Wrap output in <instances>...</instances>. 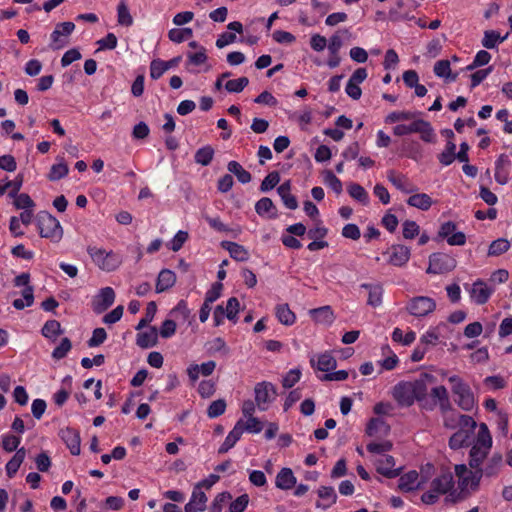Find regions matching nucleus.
Instances as JSON below:
<instances>
[{
	"label": "nucleus",
	"instance_id": "28",
	"mask_svg": "<svg viewBox=\"0 0 512 512\" xmlns=\"http://www.w3.org/2000/svg\"><path fill=\"white\" fill-rule=\"evenodd\" d=\"M158 330L150 327L148 330L137 334L136 343L141 348H150L157 344Z\"/></svg>",
	"mask_w": 512,
	"mask_h": 512
},
{
	"label": "nucleus",
	"instance_id": "61",
	"mask_svg": "<svg viewBox=\"0 0 512 512\" xmlns=\"http://www.w3.org/2000/svg\"><path fill=\"white\" fill-rule=\"evenodd\" d=\"M232 499L229 492L219 493L213 500L210 506V512H222V509L226 503Z\"/></svg>",
	"mask_w": 512,
	"mask_h": 512
},
{
	"label": "nucleus",
	"instance_id": "46",
	"mask_svg": "<svg viewBox=\"0 0 512 512\" xmlns=\"http://www.w3.org/2000/svg\"><path fill=\"white\" fill-rule=\"evenodd\" d=\"M228 171L234 174L238 181L242 184L249 183L251 181V174L246 171L238 162L230 161L228 163Z\"/></svg>",
	"mask_w": 512,
	"mask_h": 512
},
{
	"label": "nucleus",
	"instance_id": "17",
	"mask_svg": "<svg viewBox=\"0 0 512 512\" xmlns=\"http://www.w3.org/2000/svg\"><path fill=\"white\" fill-rule=\"evenodd\" d=\"M310 365L316 371L330 373L337 367V360L328 351L310 357Z\"/></svg>",
	"mask_w": 512,
	"mask_h": 512
},
{
	"label": "nucleus",
	"instance_id": "57",
	"mask_svg": "<svg viewBox=\"0 0 512 512\" xmlns=\"http://www.w3.org/2000/svg\"><path fill=\"white\" fill-rule=\"evenodd\" d=\"M509 247H510L509 241L506 239L500 238V239L493 241L490 244L488 254L490 256H498L500 254L505 253L509 249Z\"/></svg>",
	"mask_w": 512,
	"mask_h": 512
},
{
	"label": "nucleus",
	"instance_id": "49",
	"mask_svg": "<svg viewBox=\"0 0 512 512\" xmlns=\"http://www.w3.org/2000/svg\"><path fill=\"white\" fill-rule=\"evenodd\" d=\"M193 31L191 28H173L168 32V38L174 43H182L191 38Z\"/></svg>",
	"mask_w": 512,
	"mask_h": 512
},
{
	"label": "nucleus",
	"instance_id": "11",
	"mask_svg": "<svg viewBox=\"0 0 512 512\" xmlns=\"http://www.w3.org/2000/svg\"><path fill=\"white\" fill-rule=\"evenodd\" d=\"M75 29V24L70 21L62 22L56 25L54 31L51 33L50 47L53 50L62 49L68 43V37Z\"/></svg>",
	"mask_w": 512,
	"mask_h": 512
},
{
	"label": "nucleus",
	"instance_id": "1",
	"mask_svg": "<svg viewBox=\"0 0 512 512\" xmlns=\"http://www.w3.org/2000/svg\"><path fill=\"white\" fill-rule=\"evenodd\" d=\"M429 379H432V376L425 373L414 381H401L393 387L392 396L402 407H410L417 401L422 408L432 410L435 404L427 399Z\"/></svg>",
	"mask_w": 512,
	"mask_h": 512
},
{
	"label": "nucleus",
	"instance_id": "60",
	"mask_svg": "<svg viewBox=\"0 0 512 512\" xmlns=\"http://www.w3.org/2000/svg\"><path fill=\"white\" fill-rule=\"evenodd\" d=\"M168 71L167 65L164 63V60L154 59L150 63V77L154 80L159 79L162 75Z\"/></svg>",
	"mask_w": 512,
	"mask_h": 512
},
{
	"label": "nucleus",
	"instance_id": "9",
	"mask_svg": "<svg viewBox=\"0 0 512 512\" xmlns=\"http://www.w3.org/2000/svg\"><path fill=\"white\" fill-rule=\"evenodd\" d=\"M436 309L434 299L427 296H417L410 299L406 305V310L414 317H425Z\"/></svg>",
	"mask_w": 512,
	"mask_h": 512
},
{
	"label": "nucleus",
	"instance_id": "62",
	"mask_svg": "<svg viewBox=\"0 0 512 512\" xmlns=\"http://www.w3.org/2000/svg\"><path fill=\"white\" fill-rule=\"evenodd\" d=\"M226 410V402L223 399H218L213 401L208 409H207V415L209 418H216L222 414H224Z\"/></svg>",
	"mask_w": 512,
	"mask_h": 512
},
{
	"label": "nucleus",
	"instance_id": "43",
	"mask_svg": "<svg viewBox=\"0 0 512 512\" xmlns=\"http://www.w3.org/2000/svg\"><path fill=\"white\" fill-rule=\"evenodd\" d=\"M471 434L465 429H459L449 439V447L453 450L460 449L468 444Z\"/></svg>",
	"mask_w": 512,
	"mask_h": 512
},
{
	"label": "nucleus",
	"instance_id": "47",
	"mask_svg": "<svg viewBox=\"0 0 512 512\" xmlns=\"http://www.w3.org/2000/svg\"><path fill=\"white\" fill-rule=\"evenodd\" d=\"M236 423H241L242 425V433H244L245 431L246 432H249V433H254V434H257V433H260L263 429V424L262 422L251 416V417H247V420L244 421L242 419L238 420Z\"/></svg>",
	"mask_w": 512,
	"mask_h": 512
},
{
	"label": "nucleus",
	"instance_id": "37",
	"mask_svg": "<svg viewBox=\"0 0 512 512\" xmlns=\"http://www.w3.org/2000/svg\"><path fill=\"white\" fill-rule=\"evenodd\" d=\"M507 37L508 33L504 36H501L500 33L496 30H486L482 39V45L486 49H495L500 43L504 42Z\"/></svg>",
	"mask_w": 512,
	"mask_h": 512
},
{
	"label": "nucleus",
	"instance_id": "20",
	"mask_svg": "<svg viewBox=\"0 0 512 512\" xmlns=\"http://www.w3.org/2000/svg\"><path fill=\"white\" fill-rule=\"evenodd\" d=\"M373 463L376 466L377 472L387 478H394L399 474V469L395 468V460L390 455L374 457Z\"/></svg>",
	"mask_w": 512,
	"mask_h": 512
},
{
	"label": "nucleus",
	"instance_id": "40",
	"mask_svg": "<svg viewBox=\"0 0 512 512\" xmlns=\"http://www.w3.org/2000/svg\"><path fill=\"white\" fill-rule=\"evenodd\" d=\"M431 396L437 401L443 411H448L450 408L448 390L445 386L440 385L431 389Z\"/></svg>",
	"mask_w": 512,
	"mask_h": 512
},
{
	"label": "nucleus",
	"instance_id": "53",
	"mask_svg": "<svg viewBox=\"0 0 512 512\" xmlns=\"http://www.w3.org/2000/svg\"><path fill=\"white\" fill-rule=\"evenodd\" d=\"M392 449V443L390 441L371 442L367 445V450L374 454L375 457L380 455H386V452Z\"/></svg>",
	"mask_w": 512,
	"mask_h": 512
},
{
	"label": "nucleus",
	"instance_id": "2",
	"mask_svg": "<svg viewBox=\"0 0 512 512\" xmlns=\"http://www.w3.org/2000/svg\"><path fill=\"white\" fill-rule=\"evenodd\" d=\"M493 439L485 423L478 425V432L469 451V466L471 469L482 466L490 453Z\"/></svg>",
	"mask_w": 512,
	"mask_h": 512
},
{
	"label": "nucleus",
	"instance_id": "58",
	"mask_svg": "<svg viewBox=\"0 0 512 512\" xmlns=\"http://www.w3.org/2000/svg\"><path fill=\"white\" fill-rule=\"evenodd\" d=\"M207 59L208 57L206 54V49L204 47H199V50L195 53H187V65L191 64L194 66H199L204 64L207 61Z\"/></svg>",
	"mask_w": 512,
	"mask_h": 512
},
{
	"label": "nucleus",
	"instance_id": "41",
	"mask_svg": "<svg viewBox=\"0 0 512 512\" xmlns=\"http://www.w3.org/2000/svg\"><path fill=\"white\" fill-rule=\"evenodd\" d=\"M63 331L57 320H48L42 327V335L52 342H55Z\"/></svg>",
	"mask_w": 512,
	"mask_h": 512
},
{
	"label": "nucleus",
	"instance_id": "35",
	"mask_svg": "<svg viewBox=\"0 0 512 512\" xmlns=\"http://www.w3.org/2000/svg\"><path fill=\"white\" fill-rule=\"evenodd\" d=\"M277 192L288 209L295 210L298 207L297 199L291 194V185L289 181L281 184L278 187Z\"/></svg>",
	"mask_w": 512,
	"mask_h": 512
},
{
	"label": "nucleus",
	"instance_id": "34",
	"mask_svg": "<svg viewBox=\"0 0 512 512\" xmlns=\"http://www.w3.org/2000/svg\"><path fill=\"white\" fill-rule=\"evenodd\" d=\"M26 457V450L25 448H19L14 456L7 462L5 469L6 474L9 478H12L20 468L21 464L23 463L24 459Z\"/></svg>",
	"mask_w": 512,
	"mask_h": 512
},
{
	"label": "nucleus",
	"instance_id": "32",
	"mask_svg": "<svg viewBox=\"0 0 512 512\" xmlns=\"http://www.w3.org/2000/svg\"><path fill=\"white\" fill-rule=\"evenodd\" d=\"M222 246L229 252L230 256L236 261L244 262L247 261L249 258V252L245 249L244 246L238 243L225 241L222 242Z\"/></svg>",
	"mask_w": 512,
	"mask_h": 512
},
{
	"label": "nucleus",
	"instance_id": "44",
	"mask_svg": "<svg viewBox=\"0 0 512 512\" xmlns=\"http://www.w3.org/2000/svg\"><path fill=\"white\" fill-rule=\"evenodd\" d=\"M117 22L125 27H130L133 24V17L125 0H121L117 6Z\"/></svg>",
	"mask_w": 512,
	"mask_h": 512
},
{
	"label": "nucleus",
	"instance_id": "39",
	"mask_svg": "<svg viewBox=\"0 0 512 512\" xmlns=\"http://www.w3.org/2000/svg\"><path fill=\"white\" fill-rule=\"evenodd\" d=\"M318 496L322 500V503H317V507L327 508L336 502L337 495L333 487L321 486L318 489Z\"/></svg>",
	"mask_w": 512,
	"mask_h": 512
},
{
	"label": "nucleus",
	"instance_id": "19",
	"mask_svg": "<svg viewBox=\"0 0 512 512\" xmlns=\"http://www.w3.org/2000/svg\"><path fill=\"white\" fill-rule=\"evenodd\" d=\"M343 46V39L338 33L333 34L328 40V53L327 66L330 69L338 67L341 63L340 50Z\"/></svg>",
	"mask_w": 512,
	"mask_h": 512
},
{
	"label": "nucleus",
	"instance_id": "36",
	"mask_svg": "<svg viewBox=\"0 0 512 512\" xmlns=\"http://www.w3.org/2000/svg\"><path fill=\"white\" fill-rule=\"evenodd\" d=\"M313 320L321 324H331L334 320V314L330 306H323L310 310Z\"/></svg>",
	"mask_w": 512,
	"mask_h": 512
},
{
	"label": "nucleus",
	"instance_id": "15",
	"mask_svg": "<svg viewBox=\"0 0 512 512\" xmlns=\"http://www.w3.org/2000/svg\"><path fill=\"white\" fill-rule=\"evenodd\" d=\"M465 288L471 300L478 305L485 304L493 293V288L482 280L475 281L471 286L466 285Z\"/></svg>",
	"mask_w": 512,
	"mask_h": 512
},
{
	"label": "nucleus",
	"instance_id": "23",
	"mask_svg": "<svg viewBox=\"0 0 512 512\" xmlns=\"http://www.w3.org/2000/svg\"><path fill=\"white\" fill-rule=\"evenodd\" d=\"M388 180L401 192L406 194L414 193L418 188L404 175L390 171L387 175Z\"/></svg>",
	"mask_w": 512,
	"mask_h": 512
},
{
	"label": "nucleus",
	"instance_id": "12",
	"mask_svg": "<svg viewBox=\"0 0 512 512\" xmlns=\"http://www.w3.org/2000/svg\"><path fill=\"white\" fill-rule=\"evenodd\" d=\"M501 463H502L501 454H498V453L493 454L492 457L488 460L485 468H482V466H480L479 468L473 469L474 472H473V474H471L472 484L474 486H479L481 478L483 476H486V477L495 476L500 469Z\"/></svg>",
	"mask_w": 512,
	"mask_h": 512
},
{
	"label": "nucleus",
	"instance_id": "18",
	"mask_svg": "<svg viewBox=\"0 0 512 512\" xmlns=\"http://www.w3.org/2000/svg\"><path fill=\"white\" fill-rule=\"evenodd\" d=\"M439 236L445 238L451 246H462L466 242V236L463 232H456V224L452 221L441 225Z\"/></svg>",
	"mask_w": 512,
	"mask_h": 512
},
{
	"label": "nucleus",
	"instance_id": "24",
	"mask_svg": "<svg viewBox=\"0 0 512 512\" xmlns=\"http://www.w3.org/2000/svg\"><path fill=\"white\" fill-rule=\"evenodd\" d=\"M510 159L506 155H500L495 163V180L504 185L509 179Z\"/></svg>",
	"mask_w": 512,
	"mask_h": 512
},
{
	"label": "nucleus",
	"instance_id": "21",
	"mask_svg": "<svg viewBox=\"0 0 512 512\" xmlns=\"http://www.w3.org/2000/svg\"><path fill=\"white\" fill-rule=\"evenodd\" d=\"M59 436L66 444L67 448L70 450L71 454L79 455L80 454V435L79 432L70 427L62 428L59 431Z\"/></svg>",
	"mask_w": 512,
	"mask_h": 512
},
{
	"label": "nucleus",
	"instance_id": "8",
	"mask_svg": "<svg viewBox=\"0 0 512 512\" xmlns=\"http://www.w3.org/2000/svg\"><path fill=\"white\" fill-rule=\"evenodd\" d=\"M255 403L259 410L265 411L269 405L276 399V387L267 381L259 382L254 387Z\"/></svg>",
	"mask_w": 512,
	"mask_h": 512
},
{
	"label": "nucleus",
	"instance_id": "29",
	"mask_svg": "<svg viewBox=\"0 0 512 512\" xmlns=\"http://www.w3.org/2000/svg\"><path fill=\"white\" fill-rule=\"evenodd\" d=\"M419 474L416 471H409L399 479V488L402 491H412L420 487Z\"/></svg>",
	"mask_w": 512,
	"mask_h": 512
},
{
	"label": "nucleus",
	"instance_id": "42",
	"mask_svg": "<svg viewBox=\"0 0 512 512\" xmlns=\"http://www.w3.org/2000/svg\"><path fill=\"white\" fill-rule=\"evenodd\" d=\"M69 172L68 165L64 161L63 158H57V162L52 165L50 172L48 174V179L51 181H57L65 176H67Z\"/></svg>",
	"mask_w": 512,
	"mask_h": 512
},
{
	"label": "nucleus",
	"instance_id": "30",
	"mask_svg": "<svg viewBox=\"0 0 512 512\" xmlns=\"http://www.w3.org/2000/svg\"><path fill=\"white\" fill-rule=\"evenodd\" d=\"M407 204L422 211H427L433 204L432 198L426 193H414L407 199Z\"/></svg>",
	"mask_w": 512,
	"mask_h": 512
},
{
	"label": "nucleus",
	"instance_id": "25",
	"mask_svg": "<svg viewBox=\"0 0 512 512\" xmlns=\"http://www.w3.org/2000/svg\"><path fill=\"white\" fill-rule=\"evenodd\" d=\"M241 425H242L241 423H236L234 425L233 429L228 433L224 442L219 447V449H218L219 454H224V453L228 452L241 439V437L243 435Z\"/></svg>",
	"mask_w": 512,
	"mask_h": 512
},
{
	"label": "nucleus",
	"instance_id": "5",
	"mask_svg": "<svg viewBox=\"0 0 512 512\" xmlns=\"http://www.w3.org/2000/svg\"><path fill=\"white\" fill-rule=\"evenodd\" d=\"M453 476L451 473H444L430 483L429 489L421 496L423 503L432 505L436 503L441 495L446 494L453 488Z\"/></svg>",
	"mask_w": 512,
	"mask_h": 512
},
{
	"label": "nucleus",
	"instance_id": "48",
	"mask_svg": "<svg viewBox=\"0 0 512 512\" xmlns=\"http://www.w3.org/2000/svg\"><path fill=\"white\" fill-rule=\"evenodd\" d=\"M348 193L352 198L359 201L363 205H367L369 203V195L367 191L359 184H350L348 187Z\"/></svg>",
	"mask_w": 512,
	"mask_h": 512
},
{
	"label": "nucleus",
	"instance_id": "14",
	"mask_svg": "<svg viewBox=\"0 0 512 512\" xmlns=\"http://www.w3.org/2000/svg\"><path fill=\"white\" fill-rule=\"evenodd\" d=\"M383 255L386 257L387 263L402 267L409 261L411 252L407 246L394 244L389 247Z\"/></svg>",
	"mask_w": 512,
	"mask_h": 512
},
{
	"label": "nucleus",
	"instance_id": "22",
	"mask_svg": "<svg viewBox=\"0 0 512 512\" xmlns=\"http://www.w3.org/2000/svg\"><path fill=\"white\" fill-rule=\"evenodd\" d=\"M206 503V494L200 489V485H196L184 510L185 512H202L206 509Z\"/></svg>",
	"mask_w": 512,
	"mask_h": 512
},
{
	"label": "nucleus",
	"instance_id": "59",
	"mask_svg": "<svg viewBox=\"0 0 512 512\" xmlns=\"http://www.w3.org/2000/svg\"><path fill=\"white\" fill-rule=\"evenodd\" d=\"M12 198L14 199V206L17 209L29 210V209H33L35 207L34 201L26 193H22V194L17 193L16 197H12Z\"/></svg>",
	"mask_w": 512,
	"mask_h": 512
},
{
	"label": "nucleus",
	"instance_id": "54",
	"mask_svg": "<svg viewBox=\"0 0 512 512\" xmlns=\"http://www.w3.org/2000/svg\"><path fill=\"white\" fill-rule=\"evenodd\" d=\"M249 84L247 77H240L237 79L229 80L225 83L224 87L229 93H240Z\"/></svg>",
	"mask_w": 512,
	"mask_h": 512
},
{
	"label": "nucleus",
	"instance_id": "27",
	"mask_svg": "<svg viewBox=\"0 0 512 512\" xmlns=\"http://www.w3.org/2000/svg\"><path fill=\"white\" fill-rule=\"evenodd\" d=\"M296 477L290 468H282L276 475L275 485L281 490H289L296 484Z\"/></svg>",
	"mask_w": 512,
	"mask_h": 512
},
{
	"label": "nucleus",
	"instance_id": "56",
	"mask_svg": "<svg viewBox=\"0 0 512 512\" xmlns=\"http://www.w3.org/2000/svg\"><path fill=\"white\" fill-rule=\"evenodd\" d=\"M214 155V150L210 146H205L197 150L195 153V161L201 165H208Z\"/></svg>",
	"mask_w": 512,
	"mask_h": 512
},
{
	"label": "nucleus",
	"instance_id": "10",
	"mask_svg": "<svg viewBox=\"0 0 512 512\" xmlns=\"http://www.w3.org/2000/svg\"><path fill=\"white\" fill-rule=\"evenodd\" d=\"M455 267L456 261L453 257L443 253H434L429 257V266L426 272L429 274H442L452 271Z\"/></svg>",
	"mask_w": 512,
	"mask_h": 512
},
{
	"label": "nucleus",
	"instance_id": "33",
	"mask_svg": "<svg viewBox=\"0 0 512 512\" xmlns=\"http://www.w3.org/2000/svg\"><path fill=\"white\" fill-rule=\"evenodd\" d=\"M445 327L444 323H440L437 326L430 327L421 337L420 345H423L427 349L428 346H436L440 339V330Z\"/></svg>",
	"mask_w": 512,
	"mask_h": 512
},
{
	"label": "nucleus",
	"instance_id": "52",
	"mask_svg": "<svg viewBox=\"0 0 512 512\" xmlns=\"http://www.w3.org/2000/svg\"><path fill=\"white\" fill-rule=\"evenodd\" d=\"M456 145L455 143L448 141L446 148L444 151L439 155V161L441 164L448 166L450 165L455 159H457V154L455 153Z\"/></svg>",
	"mask_w": 512,
	"mask_h": 512
},
{
	"label": "nucleus",
	"instance_id": "51",
	"mask_svg": "<svg viewBox=\"0 0 512 512\" xmlns=\"http://www.w3.org/2000/svg\"><path fill=\"white\" fill-rule=\"evenodd\" d=\"M382 351H383V354L385 352H388V354H389L386 358L378 361V363L380 364L382 369L390 371V370H393L394 368H396V366L399 363V359H398L397 355L390 350L389 346L383 347Z\"/></svg>",
	"mask_w": 512,
	"mask_h": 512
},
{
	"label": "nucleus",
	"instance_id": "55",
	"mask_svg": "<svg viewBox=\"0 0 512 512\" xmlns=\"http://www.w3.org/2000/svg\"><path fill=\"white\" fill-rule=\"evenodd\" d=\"M324 183L330 187L336 194H340L343 186L339 178H337L332 171L326 170L323 173Z\"/></svg>",
	"mask_w": 512,
	"mask_h": 512
},
{
	"label": "nucleus",
	"instance_id": "45",
	"mask_svg": "<svg viewBox=\"0 0 512 512\" xmlns=\"http://www.w3.org/2000/svg\"><path fill=\"white\" fill-rule=\"evenodd\" d=\"M433 71L435 75L439 78L449 79L450 81H455L457 75H451V67L449 60H439L435 63Z\"/></svg>",
	"mask_w": 512,
	"mask_h": 512
},
{
	"label": "nucleus",
	"instance_id": "13",
	"mask_svg": "<svg viewBox=\"0 0 512 512\" xmlns=\"http://www.w3.org/2000/svg\"><path fill=\"white\" fill-rule=\"evenodd\" d=\"M368 73L366 68H357L350 76L346 86L345 93L353 100H359L362 95L360 84L366 80Z\"/></svg>",
	"mask_w": 512,
	"mask_h": 512
},
{
	"label": "nucleus",
	"instance_id": "7",
	"mask_svg": "<svg viewBox=\"0 0 512 512\" xmlns=\"http://www.w3.org/2000/svg\"><path fill=\"white\" fill-rule=\"evenodd\" d=\"M38 228L41 237L58 243L63 237V228L60 222L49 213H40L38 216Z\"/></svg>",
	"mask_w": 512,
	"mask_h": 512
},
{
	"label": "nucleus",
	"instance_id": "26",
	"mask_svg": "<svg viewBox=\"0 0 512 512\" xmlns=\"http://www.w3.org/2000/svg\"><path fill=\"white\" fill-rule=\"evenodd\" d=\"M360 287L368 291V305L372 307L381 306L384 292L383 287L381 285L363 283L360 285Z\"/></svg>",
	"mask_w": 512,
	"mask_h": 512
},
{
	"label": "nucleus",
	"instance_id": "64",
	"mask_svg": "<svg viewBox=\"0 0 512 512\" xmlns=\"http://www.w3.org/2000/svg\"><path fill=\"white\" fill-rule=\"evenodd\" d=\"M72 344L68 338H63L60 344L53 350L52 357L56 360L64 358L71 350Z\"/></svg>",
	"mask_w": 512,
	"mask_h": 512
},
{
	"label": "nucleus",
	"instance_id": "31",
	"mask_svg": "<svg viewBox=\"0 0 512 512\" xmlns=\"http://www.w3.org/2000/svg\"><path fill=\"white\" fill-rule=\"evenodd\" d=\"M176 282V275L169 269L162 270L157 279L156 292L161 293L171 288Z\"/></svg>",
	"mask_w": 512,
	"mask_h": 512
},
{
	"label": "nucleus",
	"instance_id": "4",
	"mask_svg": "<svg viewBox=\"0 0 512 512\" xmlns=\"http://www.w3.org/2000/svg\"><path fill=\"white\" fill-rule=\"evenodd\" d=\"M388 125L397 124L395 128H431L429 123L424 121L422 113L415 111H395L385 117Z\"/></svg>",
	"mask_w": 512,
	"mask_h": 512
},
{
	"label": "nucleus",
	"instance_id": "38",
	"mask_svg": "<svg viewBox=\"0 0 512 512\" xmlns=\"http://www.w3.org/2000/svg\"><path fill=\"white\" fill-rule=\"evenodd\" d=\"M275 314L280 323L291 326L296 321L294 312L291 311L288 304H279L275 308Z\"/></svg>",
	"mask_w": 512,
	"mask_h": 512
},
{
	"label": "nucleus",
	"instance_id": "50",
	"mask_svg": "<svg viewBox=\"0 0 512 512\" xmlns=\"http://www.w3.org/2000/svg\"><path fill=\"white\" fill-rule=\"evenodd\" d=\"M22 183V176H18L14 180L8 181L5 184L0 185V196H2L8 189H10L8 193L9 197H16V194L20 191L22 187Z\"/></svg>",
	"mask_w": 512,
	"mask_h": 512
},
{
	"label": "nucleus",
	"instance_id": "16",
	"mask_svg": "<svg viewBox=\"0 0 512 512\" xmlns=\"http://www.w3.org/2000/svg\"><path fill=\"white\" fill-rule=\"evenodd\" d=\"M115 301V292L111 287L101 288L93 297L92 309L95 313L101 314L106 311Z\"/></svg>",
	"mask_w": 512,
	"mask_h": 512
},
{
	"label": "nucleus",
	"instance_id": "3",
	"mask_svg": "<svg viewBox=\"0 0 512 512\" xmlns=\"http://www.w3.org/2000/svg\"><path fill=\"white\" fill-rule=\"evenodd\" d=\"M455 403L464 411H471L475 406V397L470 386L458 375L448 377Z\"/></svg>",
	"mask_w": 512,
	"mask_h": 512
},
{
	"label": "nucleus",
	"instance_id": "6",
	"mask_svg": "<svg viewBox=\"0 0 512 512\" xmlns=\"http://www.w3.org/2000/svg\"><path fill=\"white\" fill-rule=\"evenodd\" d=\"M87 252L92 261L103 271L111 272L116 270L122 263L119 254L113 251H106L96 246H89Z\"/></svg>",
	"mask_w": 512,
	"mask_h": 512
},
{
	"label": "nucleus",
	"instance_id": "63",
	"mask_svg": "<svg viewBox=\"0 0 512 512\" xmlns=\"http://www.w3.org/2000/svg\"><path fill=\"white\" fill-rule=\"evenodd\" d=\"M238 312H239V301L237 298L231 297L227 301L226 308L224 309V314L226 315V317L229 320L236 322Z\"/></svg>",
	"mask_w": 512,
	"mask_h": 512
}]
</instances>
